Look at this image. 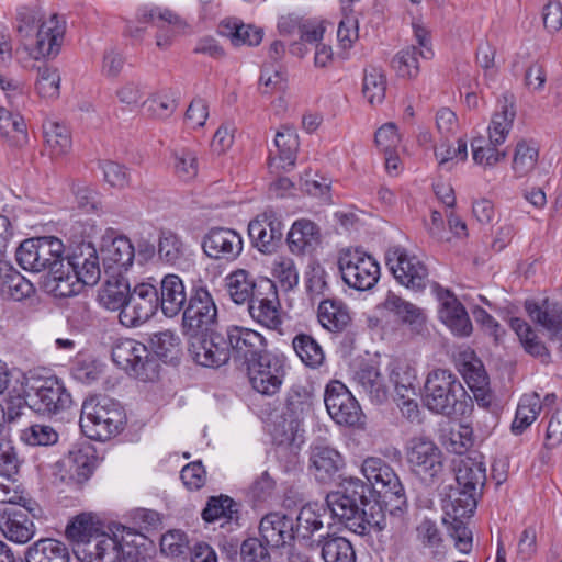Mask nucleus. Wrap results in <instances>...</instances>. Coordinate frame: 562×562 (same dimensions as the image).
Listing matches in <instances>:
<instances>
[{
	"instance_id": "nucleus-1",
	"label": "nucleus",
	"mask_w": 562,
	"mask_h": 562,
	"mask_svg": "<svg viewBox=\"0 0 562 562\" xmlns=\"http://www.w3.org/2000/svg\"><path fill=\"white\" fill-rule=\"evenodd\" d=\"M326 504L330 519L357 535L382 531L386 527L385 514L372 498L371 487L358 477L344 480L341 490L327 494Z\"/></svg>"
},
{
	"instance_id": "nucleus-2",
	"label": "nucleus",
	"mask_w": 562,
	"mask_h": 562,
	"mask_svg": "<svg viewBox=\"0 0 562 562\" xmlns=\"http://www.w3.org/2000/svg\"><path fill=\"white\" fill-rule=\"evenodd\" d=\"M482 495V492L454 484L450 486L445 501L442 521L456 548L462 553H469L472 549V530L469 528V521Z\"/></svg>"
},
{
	"instance_id": "nucleus-3",
	"label": "nucleus",
	"mask_w": 562,
	"mask_h": 562,
	"mask_svg": "<svg viewBox=\"0 0 562 562\" xmlns=\"http://www.w3.org/2000/svg\"><path fill=\"white\" fill-rule=\"evenodd\" d=\"M467 396L465 389L452 371L436 368L428 372L422 398L430 412L447 417L462 413Z\"/></svg>"
},
{
	"instance_id": "nucleus-4",
	"label": "nucleus",
	"mask_w": 562,
	"mask_h": 562,
	"mask_svg": "<svg viewBox=\"0 0 562 562\" xmlns=\"http://www.w3.org/2000/svg\"><path fill=\"white\" fill-rule=\"evenodd\" d=\"M126 423L123 407L109 397H91L81 407L80 428L92 440L105 441L119 435Z\"/></svg>"
},
{
	"instance_id": "nucleus-5",
	"label": "nucleus",
	"mask_w": 562,
	"mask_h": 562,
	"mask_svg": "<svg viewBox=\"0 0 562 562\" xmlns=\"http://www.w3.org/2000/svg\"><path fill=\"white\" fill-rule=\"evenodd\" d=\"M29 408L43 416L56 415L71 406L72 398L59 378L37 370L25 376Z\"/></svg>"
},
{
	"instance_id": "nucleus-6",
	"label": "nucleus",
	"mask_w": 562,
	"mask_h": 562,
	"mask_svg": "<svg viewBox=\"0 0 562 562\" xmlns=\"http://www.w3.org/2000/svg\"><path fill=\"white\" fill-rule=\"evenodd\" d=\"M338 268L344 282L357 291L372 289L380 278V265L360 248L340 250Z\"/></svg>"
},
{
	"instance_id": "nucleus-7",
	"label": "nucleus",
	"mask_w": 562,
	"mask_h": 562,
	"mask_svg": "<svg viewBox=\"0 0 562 562\" xmlns=\"http://www.w3.org/2000/svg\"><path fill=\"white\" fill-rule=\"evenodd\" d=\"M112 360L128 375L143 381L157 375L158 363L147 347L132 338H120L112 346Z\"/></svg>"
},
{
	"instance_id": "nucleus-8",
	"label": "nucleus",
	"mask_w": 562,
	"mask_h": 562,
	"mask_svg": "<svg viewBox=\"0 0 562 562\" xmlns=\"http://www.w3.org/2000/svg\"><path fill=\"white\" fill-rule=\"evenodd\" d=\"M64 245L54 236L25 239L15 251L18 263L27 271L41 272L58 266L63 259Z\"/></svg>"
},
{
	"instance_id": "nucleus-9",
	"label": "nucleus",
	"mask_w": 562,
	"mask_h": 562,
	"mask_svg": "<svg viewBox=\"0 0 562 562\" xmlns=\"http://www.w3.org/2000/svg\"><path fill=\"white\" fill-rule=\"evenodd\" d=\"M182 311V327L184 334L191 339L212 331L211 327L217 318V308L205 288H194L188 300L187 307Z\"/></svg>"
},
{
	"instance_id": "nucleus-10",
	"label": "nucleus",
	"mask_w": 562,
	"mask_h": 562,
	"mask_svg": "<svg viewBox=\"0 0 562 562\" xmlns=\"http://www.w3.org/2000/svg\"><path fill=\"white\" fill-rule=\"evenodd\" d=\"M385 262L394 278L407 289L423 291L428 283V269L415 255H409L401 246L390 247Z\"/></svg>"
},
{
	"instance_id": "nucleus-11",
	"label": "nucleus",
	"mask_w": 562,
	"mask_h": 562,
	"mask_svg": "<svg viewBox=\"0 0 562 562\" xmlns=\"http://www.w3.org/2000/svg\"><path fill=\"white\" fill-rule=\"evenodd\" d=\"M284 362L283 357L268 351L246 366L252 389L268 396L278 393L285 375Z\"/></svg>"
},
{
	"instance_id": "nucleus-12",
	"label": "nucleus",
	"mask_w": 562,
	"mask_h": 562,
	"mask_svg": "<svg viewBox=\"0 0 562 562\" xmlns=\"http://www.w3.org/2000/svg\"><path fill=\"white\" fill-rule=\"evenodd\" d=\"M407 460L413 472L428 484H432L443 471L441 450L426 437L411 439Z\"/></svg>"
},
{
	"instance_id": "nucleus-13",
	"label": "nucleus",
	"mask_w": 562,
	"mask_h": 562,
	"mask_svg": "<svg viewBox=\"0 0 562 562\" xmlns=\"http://www.w3.org/2000/svg\"><path fill=\"white\" fill-rule=\"evenodd\" d=\"M361 472L370 483L371 490H375L383 497L395 499L396 508L406 503L405 490L392 467L383 459L368 457L363 460Z\"/></svg>"
},
{
	"instance_id": "nucleus-14",
	"label": "nucleus",
	"mask_w": 562,
	"mask_h": 562,
	"mask_svg": "<svg viewBox=\"0 0 562 562\" xmlns=\"http://www.w3.org/2000/svg\"><path fill=\"white\" fill-rule=\"evenodd\" d=\"M329 416L338 424L349 427L360 426L363 414L357 400L340 381H330L324 394Z\"/></svg>"
},
{
	"instance_id": "nucleus-15",
	"label": "nucleus",
	"mask_w": 562,
	"mask_h": 562,
	"mask_svg": "<svg viewBox=\"0 0 562 562\" xmlns=\"http://www.w3.org/2000/svg\"><path fill=\"white\" fill-rule=\"evenodd\" d=\"M160 308L158 285L149 281L137 283L130 293V302L121 324L125 327H137L150 319Z\"/></svg>"
},
{
	"instance_id": "nucleus-16",
	"label": "nucleus",
	"mask_w": 562,
	"mask_h": 562,
	"mask_svg": "<svg viewBox=\"0 0 562 562\" xmlns=\"http://www.w3.org/2000/svg\"><path fill=\"white\" fill-rule=\"evenodd\" d=\"M227 333L210 331L191 339L189 351L193 360L203 367H221L225 364L231 356V348L227 344Z\"/></svg>"
},
{
	"instance_id": "nucleus-17",
	"label": "nucleus",
	"mask_w": 562,
	"mask_h": 562,
	"mask_svg": "<svg viewBox=\"0 0 562 562\" xmlns=\"http://www.w3.org/2000/svg\"><path fill=\"white\" fill-rule=\"evenodd\" d=\"M65 266L85 285H94L101 278V268L95 247L89 241L72 245L64 258Z\"/></svg>"
},
{
	"instance_id": "nucleus-18",
	"label": "nucleus",
	"mask_w": 562,
	"mask_h": 562,
	"mask_svg": "<svg viewBox=\"0 0 562 562\" xmlns=\"http://www.w3.org/2000/svg\"><path fill=\"white\" fill-rule=\"evenodd\" d=\"M203 254L213 260L234 261L243 251L241 236L226 227H212L201 241Z\"/></svg>"
},
{
	"instance_id": "nucleus-19",
	"label": "nucleus",
	"mask_w": 562,
	"mask_h": 562,
	"mask_svg": "<svg viewBox=\"0 0 562 562\" xmlns=\"http://www.w3.org/2000/svg\"><path fill=\"white\" fill-rule=\"evenodd\" d=\"M226 333L231 356L245 366L268 352L266 338L254 329L229 326L226 328Z\"/></svg>"
},
{
	"instance_id": "nucleus-20",
	"label": "nucleus",
	"mask_w": 562,
	"mask_h": 562,
	"mask_svg": "<svg viewBox=\"0 0 562 562\" xmlns=\"http://www.w3.org/2000/svg\"><path fill=\"white\" fill-rule=\"evenodd\" d=\"M248 235L255 248L262 254H271L282 239L283 224L274 211L267 210L249 222Z\"/></svg>"
},
{
	"instance_id": "nucleus-21",
	"label": "nucleus",
	"mask_w": 562,
	"mask_h": 562,
	"mask_svg": "<svg viewBox=\"0 0 562 562\" xmlns=\"http://www.w3.org/2000/svg\"><path fill=\"white\" fill-rule=\"evenodd\" d=\"M157 23H168L178 31L187 27V22L176 12L159 7H142L136 11L134 20H125L123 34L134 40H142L148 24L157 27Z\"/></svg>"
},
{
	"instance_id": "nucleus-22",
	"label": "nucleus",
	"mask_w": 562,
	"mask_h": 562,
	"mask_svg": "<svg viewBox=\"0 0 562 562\" xmlns=\"http://www.w3.org/2000/svg\"><path fill=\"white\" fill-rule=\"evenodd\" d=\"M104 273L111 277L122 276L133 265L135 247L123 235L104 237L101 246Z\"/></svg>"
},
{
	"instance_id": "nucleus-23",
	"label": "nucleus",
	"mask_w": 562,
	"mask_h": 562,
	"mask_svg": "<svg viewBox=\"0 0 562 562\" xmlns=\"http://www.w3.org/2000/svg\"><path fill=\"white\" fill-rule=\"evenodd\" d=\"M259 533L266 546L272 549L285 547L295 538L294 521L284 513H268L260 520Z\"/></svg>"
},
{
	"instance_id": "nucleus-24",
	"label": "nucleus",
	"mask_w": 562,
	"mask_h": 562,
	"mask_svg": "<svg viewBox=\"0 0 562 562\" xmlns=\"http://www.w3.org/2000/svg\"><path fill=\"white\" fill-rule=\"evenodd\" d=\"M75 553L81 562H122L127 557L116 535L110 536L104 532L87 546L79 547Z\"/></svg>"
},
{
	"instance_id": "nucleus-25",
	"label": "nucleus",
	"mask_w": 562,
	"mask_h": 562,
	"mask_svg": "<svg viewBox=\"0 0 562 562\" xmlns=\"http://www.w3.org/2000/svg\"><path fill=\"white\" fill-rule=\"evenodd\" d=\"M65 31V21L58 14H53L48 21L42 23L32 49L33 57L35 59L55 58L60 52Z\"/></svg>"
},
{
	"instance_id": "nucleus-26",
	"label": "nucleus",
	"mask_w": 562,
	"mask_h": 562,
	"mask_svg": "<svg viewBox=\"0 0 562 562\" xmlns=\"http://www.w3.org/2000/svg\"><path fill=\"white\" fill-rule=\"evenodd\" d=\"M0 530L10 541L26 543L35 533V526L25 509L4 507L0 509Z\"/></svg>"
},
{
	"instance_id": "nucleus-27",
	"label": "nucleus",
	"mask_w": 562,
	"mask_h": 562,
	"mask_svg": "<svg viewBox=\"0 0 562 562\" xmlns=\"http://www.w3.org/2000/svg\"><path fill=\"white\" fill-rule=\"evenodd\" d=\"M454 482L462 488L482 492L486 483V467L483 457H458L452 461Z\"/></svg>"
},
{
	"instance_id": "nucleus-28",
	"label": "nucleus",
	"mask_w": 562,
	"mask_h": 562,
	"mask_svg": "<svg viewBox=\"0 0 562 562\" xmlns=\"http://www.w3.org/2000/svg\"><path fill=\"white\" fill-rule=\"evenodd\" d=\"M342 456L328 446H314L310 453V470L319 483L331 482L342 469Z\"/></svg>"
},
{
	"instance_id": "nucleus-29",
	"label": "nucleus",
	"mask_w": 562,
	"mask_h": 562,
	"mask_svg": "<svg viewBox=\"0 0 562 562\" xmlns=\"http://www.w3.org/2000/svg\"><path fill=\"white\" fill-rule=\"evenodd\" d=\"M441 306L439 310V318L451 330V333L459 337H467L472 333V323L464 308L458 299L450 292L439 294Z\"/></svg>"
},
{
	"instance_id": "nucleus-30",
	"label": "nucleus",
	"mask_w": 562,
	"mask_h": 562,
	"mask_svg": "<svg viewBox=\"0 0 562 562\" xmlns=\"http://www.w3.org/2000/svg\"><path fill=\"white\" fill-rule=\"evenodd\" d=\"M159 304L162 314L167 317L177 316L189 300L181 278L177 274H167L159 282Z\"/></svg>"
},
{
	"instance_id": "nucleus-31",
	"label": "nucleus",
	"mask_w": 562,
	"mask_h": 562,
	"mask_svg": "<svg viewBox=\"0 0 562 562\" xmlns=\"http://www.w3.org/2000/svg\"><path fill=\"white\" fill-rule=\"evenodd\" d=\"M299 145V137L295 130L290 126H282L274 137L277 155L270 157V169L272 171H279L293 168L296 161Z\"/></svg>"
},
{
	"instance_id": "nucleus-32",
	"label": "nucleus",
	"mask_w": 562,
	"mask_h": 562,
	"mask_svg": "<svg viewBox=\"0 0 562 562\" xmlns=\"http://www.w3.org/2000/svg\"><path fill=\"white\" fill-rule=\"evenodd\" d=\"M352 380L358 391L366 394L371 402L381 404L386 401L389 387L376 367L361 366L355 371Z\"/></svg>"
},
{
	"instance_id": "nucleus-33",
	"label": "nucleus",
	"mask_w": 562,
	"mask_h": 562,
	"mask_svg": "<svg viewBox=\"0 0 562 562\" xmlns=\"http://www.w3.org/2000/svg\"><path fill=\"white\" fill-rule=\"evenodd\" d=\"M317 318L323 328L330 333H342L351 325L348 306L338 299H323L317 308Z\"/></svg>"
},
{
	"instance_id": "nucleus-34",
	"label": "nucleus",
	"mask_w": 562,
	"mask_h": 562,
	"mask_svg": "<svg viewBox=\"0 0 562 562\" xmlns=\"http://www.w3.org/2000/svg\"><path fill=\"white\" fill-rule=\"evenodd\" d=\"M102 521L93 513H80L74 516L65 529L66 538L80 547L92 542L102 533Z\"/></svg>"
},
{
	"instance_id": "nucleus-35",
	"label": "nucleus",
	"mask_w": 562,
	"mask_h": 562,
	"mask_svg": "<svg viewBox=\"0 0 562 562\" xmlns=\"http://www.w3.org/2000/svg\"><path fill=\"white\" fill-rule=\"evenodd\" d=\"M525 308L529 317L549 333L550 339L562 331V305L546 299L541 303L527 301Z\"/></svg>"
},
{
	"instance_id": "nucleus-36",
	"label": "nucleus",
	"mask_w": 562,
	"mask_h": 562,
	"mask_svg": "<svg viewBox=\"0 0 562 562\" xmlns=\"http://www.w3.org/2000/svg\"><path fill=\"white\" fill-rule=\"evenodd\" d=\"M516 116L513 94H504L498 100V110L493 114L488 126V139L494 146L503 144L512 130Z\"/></svg>"
},
{
	"instance_id": "nucleus-37",
	"label": "nucleus",
	"mask_w": 562,
	"mask_h": 562,
	"mask_svg": "<svg viewBox=\"0 0 562 562\" xmlns=\"http://www.w3.org/2000/svg\"><path fill=\"white\" fill-rule=\"evenodd\" d=\"M328 517L330 518V513L327 505H304L296 517V525H294L295 535L303 539H310L315 532L319 531L325 524L330 528L333 524L327 521Z\"/></svg>"
},
{
	"instance_id": "nucleus-38",
	"label": "nucleus",
	"mask_w": 562,
	"mask_h": 562,
	"mask_svg": "<svg viewBox=\"0 0 562 562\" xmlns=\"http://www.w3.org/2000/svg\"><path fill=\"white\" fill-rule=\"evenodd\" d=\"M319 241V228L310 220L302 218L295 221L288 233L289 248L296 255L314 250Z\"/></svg>"
},
{
	"instance_id": "nucleus-39",
	"label": "nucleus",
	"mask_w": 562,
	"mask_h": 562,
	"mask_svg": "<svg viewBox=\"0 0 562 562\" xmlns=\"http://www.w3.org/2000/svg\"><path fill=\"white\" fill-rule=\"evenodd\" d=\"M82 282L65 266L64 258L58 266L50 268L47 280L45 281L46 290L56 297H69L80 292Z\"/></svg>"
},
{
	"instance_id": "nucleus-40",
	"label": "nucleus",
	"mask_w": 562,
	"mask_h": 562,
	"mask_svg": "<svg viewBox=\"0 0 562 562\" xmlns=\"http://www.w3.org/2000/svg\"><path fill=\"white\" fill-rule=\"evenodd\" d=\"M130 284L122 276L111 277L105 281L102 290L99 293V300L102 306L110 311H120L119 321L125 306L130 302Z\"/></svg>"
},
{
	"instance_id": "nucleus-41",
	"label": "nucleus",
	"mask_w": 562,
	"mask_h": 562,
	"mask_svg": "<svg viewBox=\"0 0 562 562\" xmlns=\"http://www.w3.org/2000/svg\"><path fill=\"white\" fill-rule=\"evenodd\" d=\"M0 282L1 292L14 301L30 297L35 291L32 282L7 261H0Z\"/></svg>"
},
{
	"instance_id": "nucleus-42",
	"label": "nucleus",
	"mask_w": 562,
	"mask_h": 562,
	"mask_svg": "<svg viewBox=\"0 0 562 562\" xmlns=\"http://www.w3.org/2000/svg\"><path fill=\"white\" fill-rule=\"evenodd\" d=\"M26 562H69L67 546L53 538H43L27 548Z\"/></svg>"
},
{
	"instance_id": "nucleus-43",
	"label": "nucleus",
	"mask_w": 562,
	"mask_h": 562,
	"mask_svg": "<svg viewBox=\"0 0 562 562\" xmlns=\"http://www.w3.org/2000/svg\"><path fill=\"white\" fill-rule=\"evenodd\" d=\"M317 546L324 562H356V551L351 542L336 533L321 536Z\"/></svg>"
},
{
	"instance_id": "nucleus-44",
	"label": "nucleus",
	"mask_w": 562,
	"mask_h": 562,
	"mask_svg": "<svg viewBox=\"0 0 562 562\" xmlns=\"http://www.w3.org/2000/svg\"><path fill=\"white\" fill-rule=\"evenodd\" d=\"M218 33L231 40L234 46H257L263 37L262 29L251 24H245L236 19L222 21Z\"/></svg>"
},
{
	"instance_id": "nucleus-45",
	"label": "nucleus",
	"mask_w": 562,
	"mask_h": 562,
	"mask_svg": "<svg viewBox=\"0 0 562 562\" xmlns=\"http://www.w3.org/2000/svg\"><path fill=\"white\" fill-rule=\"evenodd\" d=\"M239 504L227 495L212 496L202 510V518L206 522L225 519L227 524L238 525Z\"/></svg>"
},
{
	"instance_id": "nucleus-46",
	"label": "nucleus",
	"mask_w": 562,
	"mask_h": 562,
	"mask_svg": "<svg viewBox=\"0 0 562 562\" xmlns=\"http://www.w3.org/2000/svg\"><path fill=\"white\" fill-rule=\"evenodd\" d=\"M0 137L10 146L21 147L27 143L26 125L18 113L0 108Z\"/></svg>"
},
{
	"instance_id": "nucleus-47",
	"label": "nucleus",
	"mask_w": 562,
	"mask_h": 562,
	"mask_svg": "<svg viewBox=\"0 0 562 562\" xmlns=\"http://www.w3.org/2000/svg\"><path fill=\"white\" fill-rule=\"evenodd\" d=\"M292 348L300 360L311 369H317L325 362V352L311 335L300 333L292 339Z\"/></svg>"
},
{
	"instance_id": "nucleus-48",
	"label": "nucleus",
	"mask_w": 562,
	"mask_h": 562,
	"mask_svg": "<svg viewBox=\"0 0 562 562\" xmlns=\"http://www.w3.org/2000/svg\"><path fill=\"white\" fill-rule=\"evenodd\" d=\"M383 306L403 324L420 326L425 322V314L422 308L393 292L386 294Z\"/></svg>"
},
{
	"instance_id": "nucleus-49",
	"label": "nucleus",
	"mask_w": 562,
	"mask_h": 562,
	"mask_svg": "<svg viewBox=\"0 0 562 562\" xmlns=\"http://www.w3.org/2000/svg\"><path fill=\"white\" fill-rule=\"evenodd\" d=\"M64 465L69 475L68 483L76 485L87 482L93 472V461L82 450L70 451L64 460Z\"/></svg>"
},
{
	"instance_id": "nucleus-50",
	"label": "nucleus",
	"mask_w": 562,
	"mask_h": 562,
	"mask_svg": "<svg viewBox=\"0 0 562 562\" xmlns=\"http://www.w3.org/2000/svg\"><path fill=\"white\" fill-rule=\"evenodd\" d=\"M540 411L541 402L539 395L537 393L525 395L516 409L512 431L516 435L522 434L536 420Z\"/></svg>"
},
{
	"instance_id": "nucleus-51",
	"label": "nucleus",
	"mask_w": 562,
	"mask_h": 562,
	"mask_svg": "<svg viewBox=\"0 0 562 562\" xmlns=\"http://www.w3.org/2000/svg\"><path fill=\"white\" fill-rule=\"evenodd\" d=\"M43 133L52 155L63 156L70 150L71 137L66 126L55 121H46L43 124Z\"/></svg>"
},
{
	"instance_id": "nucleus-52",
	"label": "nucleus",
	"mask_w": 562,
	"mask_h": 562,
	"mask_svg": "<svg viewBox=\"0 0 562 562\" xmlns=\"http://www.w3.org/2000/svg\"><path fill=\"white\" fill-rule=\"evenodd\" d=\"M272 439L279 447H288L293 452L297 451L304 441L301 424L283 418L274 426Z\"/></svg>"
},
{
	"instance_id": "nucleus-53",
	"label": "nucleus",
	"mask_w": 562,
	"mask_h": 562,
	"mask_svg": "<svg viewBox=\"0 0 562 562\" xmlns=\"http://www.w3.org/2000/svg\"><path fill=\"white\" fill-rule=\"evenodd\" d=\"M255 278L244 269L233 271L226 277V286L232 300L236 304H244L249 302L251 297V290H254Z\"/></svg>"
},
{
	"instance_id": "nucleus-54",
	"label": "nucleus",
	"mask_w": 562,
	"mask_h": 562,
	"mask_svg": "<svg viewBox=\"0 0 562 562\" xmlns=\"http://www.w3.org/2000/svg\"><path fill=\"white\" fill-rule=\"evenodd\" d=\"M248 311L254 321L269 329L277 330L282 324L279 297L258 304H249Z\"/></svg>"
},
{
	"instance_id": "nucleus-55",
	"label": "nucleus",
	"mask_w": 562,
	"mask_h": 562,
	"mask_svg": "<svg viewBox=\"0 0 562 562\" xmlns=\"http://www.w3.org/2000/svg\"><path fill=\"white\" fill-rule=\"evenodd\" d=\"M539 149L535 142L521 139L517 143L514 157L513 170L517 177L529 173L538 161Z\"/></svg>"
},
{
	"instance_id": "nucleus-56",
	"label": "nucleus",
	"mask_w": 562,
	"mask_h": 562,
	"mask_svg": "<svg viewBox=\"0 0 562 562\" xmlns=\"http://www.w3.org/2000/svg\"><path fill=\"white\" fill-rule=\"evenodd\" d=\"M386 78L384 72L376 67L366 69L362 93L371 105L380 104L385 98Z\"/></svg>"
},
{
	"instance_id": "nucleus-57",
	"label": "nucleus",
	"mask_w": 562,
	"mask_h": 562,
	"mask_svg": "<svg viewBox=\"0 0 562 562\" xmlns=\"http://www.w3.org/2000/svg\"><path fill=\"white\" fill-rule=\"evenodd\" d=\"M157 254L161 261L176 265L184 256V245L176 233L161 231L158 239Z\"/></svg>"
},
{
	"instance_id": "nucleus-58",
	"label": "nucleus",
	"mask_w": 562,
	"mask_h": 562,
	"mask_svg": "<svg viewBox=\"0 0 562 562\" xmlns=\"http://www.w3.org/2000/svg\"><path fill=\"white\" fill-rule=\"evenodd\" d=\"M60 76L58 69L42 65L36 70L35 90L41 98L57 99L59 97Z\"/></svg>"
},
{
	"instance_id": "nucleus-59",
	"label": "nucleus",
	"mask_w": 562,
	"mask_h": 562,
	"mask_svg": "<svg viewBox=\"0 0 562 562\" xmlns=\"http://www.w3.org/2000/svg\"><path fill=\"white\" fill-rule=\"evenodd\" d=\"M311 409L312 401L307 392L304 390L292 389L286 395L283 418L302 424V420Z\"/></svg>"
},
{
	"instance_id": "nucleus-60",
	"label": "nucleus",
	"mask_w": 562,
	"mask_h": 562,
	"mask_svg": "<svg viewBox=\"0 0 562 562\" xmlns=\"http://www.w3.org/2000/svg\"><path fill=\"white\" fill-rule=\"evenodd\" d=\"M418 56L417 46H407L393 57L392 68L402 78H415L419 74Z\"/></svg>"
},
{
	"instance_id": "nucleus-61",
	"label": "nucleus",
	"mask_w": 562,
	"mask_h": 562,
	"mask_svg": "<svg viewBox=\"0 0 562 562\" xmlns=\"http://www.w3.org/2000/svg\"><path fill=\"white\" fill-rule=\"evenodd\" d=\"M173 170L182 180H191L196 177L199 165L196 153L190 148H176L172 150Z\"/></svg>"
},
{
	"instance_id": "nucleus-62",
	"label": "nucleus",
	"mask_w": 562,
	"mask_h": 562,
	"mask_svg": "<svg viewBox=\"0 0 562 562\" xmlns=\"http://www.w3.org/2000/svg\"><path fill=\"white\" fill-rule=\"evenodd\" d=\"M473 160L481 166L492 167L507 156L505 150L497 149V146L486 143L483 138H474L471 143Z\"/></svg>"
},
{
	"instance_id": "nucleus-63",
	"label": "nucleus",
	"mask_w": 562,
	"mask_h": 562,
	"mask_svg": "<svg viewBox=\"0 0 562 562\" xmlns=\"http://www.w3.org/2000/svg\"><path fill=\"white\" fill-rule=\"evenodd\" d=\"M462 374L469 387L473 391L474 396L479 398V396L482 395L481 401H484V392L488 385V381L481 361L474 360L473 362H465L463 364Z\"/></svg>"
},
{
	"instance_id": "nucleus-64",
	"label": "nucleus",
	"mask_w": 562,
	"mask_h": 562,
	"mask_svg": "<svg viewBox=\"0 0 562 562\" xmlns=\"http://www.w3.org/2000/svg\"><path fill=\"white\" fill-rule=\"evenodd\" d=\"M435 156L438 160V165L440 168L446 170H451L454 160L463 161L468 157L467 150V142L464 139H458V147L453 148L446 142H442L440 145L435 148Z\"/></svg>"
}]
</instances>
